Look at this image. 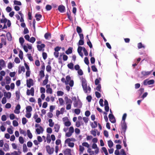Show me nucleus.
<instances>
[{
    "mask_svg": "<svg viewBox=\"0 0 155 155\" xmlns=\"http://www.w3.org/2000/svg\"><path fill=\"white\" fill-rule=\"evenodd\" d=\"M82 85V86L83 91L84 93H87V91L88 92H90L91 91V88L89 86L87 87V81L85 78L82 77L81 78Z\"/></svg>",
    "mask_w": 155,
    "mask_h": 155,
    "instance_id": "obj_1",
    "label": "nucleus"
},
{
    "mask_svg": "<svg viewBox=\"0 0 155 155\" xmlns=\"http://www.w3.org/2000/svg\"><path fill=\"white\" fill-rule=\"evenodd\" d=\"M152 70L150 71H142L141 73L138 75L139 77L140 78L144 79L150 75L152 72Z\"/></svg>",
    "mask_w": 155,
    "mask_h": 155,
    "instance_id": "obj_2",
    "label": "nucleus"
},
{
    "mask_svg": "<svg viewBox=\"0 0 155 155\" xmlns=\"http://www.w3.org/2000/svg\"><path fill=\"white\" fill-rule=\"evenodd\" d=\"M74 107L80 108L82 107V104L79 99H78L77 101H74Z\"/></svg>",
    "mask_w": 155,
    "mask_h": 155,
    "instance_id": "obj_3",
    "label": "nucleus"
},
{
    "mask_svg": "<svg viewBox=\"0 0 155 155\" xmlns=\"http://www.w3.org/2000/svg\"><path fill=\"white\" fill-rule=\"evenodd\" d=\"M127 127L126 122H123L121 125V128L123 131L122 133H123V135H125V132L127 129Z\"/></svg>",
    "mask_w": 155,
    "mask_h": 155,
    "instance_id": "obj_4",
    "label": "nucleus"
},
{
    "mask_svg": "<svg viewBox=\"0 0 155 155\" xmlns=\"http://www.w3.org/2000/svg\"><path fill=\"white\" fill-rule=\"evenodd\" d=\"M108 117L111 123H114L116 122L115 118L113 114H109L108 116Z\"/></svg>",
    "mask_w": 155,
    "mask_h": 155,
    "instance_id": "obj_5",
    "label": "nucleus"
},
{
    "mask_svg": "<svg viewBox=\"0 0 155 155\" xmlns=\"http://www.w3.org/2000/svg\"><path fill=\"white\" fill-rule=\"evenodd\" d=\"M27 86L28 87H30L31 86L33 85V80L31 79H29V80H27Z\"/></svg>",
    "mask_w": 155,
    "mask_h": 155,
    "instance_id": "obj_6",
    "label": "nucleus"
},
{
    "mask_svg": "<svg viewBox=\"0 0 155 155\" xmlns=\"http://www.w3.org/2000/svg\"><path fill=\"white\" fill-rule=\"evenodd\" d=\"M34 89L33 87H31L30 90L29 89L27 90L26 94L27 95L31 94L32 96H34Z\"/></svg>",
    "mask_w": 155,
    "mask_h": 155,
    "instance_id": "obj_7",
    "label": "nucleus"
},
{
    "mask_svg": "<svg viewBox=\"0 0 155 155\" xmlns=\"http://www.w3.org/2000/svg\"><path fill=\"white\" fill-rule=\"evenodd\" d=\"M45 47V45L44 44H41V45H37L38 49L39 51H44V48Z\"/></svg>",
    "mask_w": 155,
    "mask_h": 155,
    "instance_id": "obj_8",
    "label": "nucleus"
},
{
    "mask_svg": "<svg viewBox=\"0 0 155 155\" xmlns=\"http://www.w3.org/2000/svg\"><path fill=\"white\" fill-rule=\"evenodd\" d=\"M58 10L60 12L63 13L65 10V7L64 5H61L59 6Z\"/></svg>",
    "mask_w": 155,
    "mask_h": 155,
    "instance_id": "obj_9",
    "label": "nucleus"
},
{
    "mask_svg": "<svg viewBox=\"0 0 155 155\" xmlns=\"http://www.w3.org/2000/svg\"><path fill=\"white\" fill-rule=\"evenodd\" d=\"M39 128L36 129V131L38 134H40L41 133H42L44 131V129L41 126H39Z\"/></svg>",
    "mask_w": 155,
    "mask_h": 155,
    "instance_id": "obj_10",
    "label": "nucleus"
},
{
    "mask_svg": "<svg viewBox=\"0 0 155 155\" xmlns=\"http://www.w3.org/2000/svg\"><path fill=\"white\" fill-rule=\"evenodd\" d=\"M64 100L66 104H72V101L70 99L68 98V97L66 96L64 98Z\"/></svg>",
    "mask_w": 155,
    "mask_h": 155,
    "instance_id": "obj_11",
    "label": "nucleus"
},
{
    "mask_svg": "<svg viewBox=\"0 0 155 155\" xmlns=\"http://www.w3.org/2000/svg\"><path fill=\"white\" fill-rule=\"evenodd\" d=\"M4 93V96L7 98L9 99L11 98V92H5Z\"/></svg>",
    "mask_w": 155,
    "mask_h": 155,
    "instance_id": "obj_12",
    "label": "nucleus"
},
{
    "mask_svg": "<svg viewBox=\"0 0 155 155\" xmlns=\"http://www.w3.org/2000/svg\"><path fill=\"white\" fill-rule=\"evenodd\" d=\"M71 150L69 149H66L64 152V155H71Z\"/></svg>",
    "mask_w": 155,
    "mask_h": 155,
    "instance_id": "obj_13",
    "label": "nucleus"
},
{
    "mask_svg": "<svg viewBox=\"0 0 155 155\" xmlns=\"http://www.w3.org/2000/svg\"><path fill=\"white\" fill-rule=\"evenodd\" d=\"M46 149L48 153L51 154L53 153V152L51 150L50 147L49 146H47L46 147Z\"/></svg>",
    "mask_w": 155,
    "mask_h": 155,
    "instance_id": "obj_14",
    "label": "nucleus"
},
{
    "mask_svg": "<svg viewBox=\"0 0 155 155\" xmlns=\"http://www.w3.org/2000/svg\"><path fill=\"white\" fill-rule=\"evenodd\" d=\"M15 94L16 96V99L17 100H18L20 99V92L19 91H17L15 92Z\"/></svg>",
    "mask_w": 155,
    "mask_h": 155,
    "instance_id": "obj_15",
    "label": "nucleus"
},
{
    "mask_svg": "<svg viewBox=\"0 0 155 155\" xmlns=\"http://www.w3.org/2000/svg\"><path fill=\"white\" fill-rule=\"evenodd\" d=\"M91 125L92 128H95L97 127V122L96 121H94V123H91Z\"/></svg>",
    "mask_w": 155,
    "mask_h": 155,
    "instance_id": "obj_16",
    "label": "nucleus"
},
{
    "mask_svg": "<svg viewBox=\"0 0 155 155\" xmlns=\"http://www.w3.org/2000/svg\"><path fill=\"white\" fill-rule=\"evenodd\" d=\"M72 52V48L71 47H69L68 49L66 51L65 53L67 54H69L71 53Z\"/></svg>",
    "mask_w": 155,
    "mask_h": 155,
    "instance_id": "obj_17",
    "label": "nucleus"
},
{
    "mask_svg": "<svg viewBox=\"0 0 155 155\" xmlns=\"http://www.w3.org/2000/svg\"><path fill=\"white\" fill-rule=\"evenodd\" d=\"M35 17L36 18V20L37 21H39L40 20V18L42 17V15L41 14H36Z\"/></svg>",
    "mask_w": 155,
    "mask_h": 155,
    "instance_id": "obj_18",
    "label": "nucleus"
},
{
    "mask_svg": "<svg viewBox=\"0 0 155 155\" xmlns=\"http://www.w3.org/2000/svg\"><path fill=\"white\" fill-rule=\"evenodd\" d=\"M32 107L30 106H27L26 107V112H30L32 110Z\"/></svg>",
    "mask_w": 155,
    "mask_h": 155,
    "instance_id": "obj_19",
    "label": "nucleus"
},
{
    "mask_svg": "<svg viewBox=\"0 0 155 155\" xmlns=\"http://www.w3.org/2000/svg\"><path fill=\"white\" fill-rule=\"evenodd\" d=\"M137 47L138 49H141L142 48H145V46L143 45L141 42L138 43Z\"/></svg>",
    "mask_w": 155,
    "mask_h": 155,
    "instance_id": "obj_20",
    "label": "nucleus"
},
{
    "mask_svg": "<svg viewBox=\"0 0 155 155\" xmlns=\"http://www.w3.org/2000/svg\"><path fill=\"white\" fill-rule=\"evenodd\" d=\"M0 65L3 68L5 67V64L3 60L1 59L0 60Z\"/></svg>",
    "mask_w": 155,
    "mask_h": 155,
    "instance_id": "obj_21",
    "label": "nucleus"
},
{
    "mask_svg": "<svg viewBox=\"0 0 155 155\" xmlns=\"http://www.w3.org/2000/svg\"><path fill=\"white\" fill-rule=\"evenodd\" d=\"M60 128V126L58 124H55L54 125V128L55 129V131L57 132H58L59 131Z\"/></svg>",
    "mask_w": 155,
    "mask_h": 155,
    "instance_id": "obj_22",
    "label": "nucleus"
},
{
    "mask_svg": "<svg viewBox=\"0 0 155 155\" xmlns=\"http://www.w3.org/2000/svg\"><path fill=\"white\" fill-rule=\"evenodd\" d=\"M27 135L30 139H31L32 137V135L29 130H27Z\"/></svg>",
    "mask_w": 155,
    "mask_h": 155,
    "instance_id": "obj_23",
    "label": "nucleus"
},
{
    "mask_svg": "<svg viewBox=\"0 0 155 155\" xmlns=\"http://www.w3.org/2000/svg\"><path fill=\"white\" fill-rule=\"evenodd\" d=\"M19 41L21 46H22L25 40L23 37H20L19 38Z\"/></svg>",
    "mask_w": 155,
    "mask_h": 155,
    "instance_id": "obj_24",
    "label": "nucleus"
},
{
    "mask_svg": "<svg viewBox=\"0 0 155 155\" xmlns=\"http://www.w3.org/2000/svg\"><path fill=\"white\" fill-rule=\"evenodd\" d=\"M4 147H5V148L4 149V150L5 151H7L9 149V146L8 144L7 143H5L4 145Z\"/></svg>",
    "mask_w": 155,
    "mask_h": 155,
    "instance_id": "obj_25",
    "label": "nucleus"
},
{
    "mask_svg": "<svg viewBox=\"0 0 155 155\" xmlns=\"http://www.w3.org/2000/svg\"><path fill=\"white\" fill-rule=\"evenodd\" d=\"M67 66L68 68H70V69L71 70H73L74 69V64L72 63L71 62L70 63L68 64Z\"/></svg>",
    "mask_w": 155,
    "mask_h": 155,
    "instance_id": "obj_26",
    "label": "nucleus"
},
{
    "mask_svg": "<svg viewBox=\"0 0 155 155\" xmlns=\"http://www.w3.org/2000/svg\"><path fill=\"white\" fill-rule=\"evenodd\" d=\"M77 31L78 34H81L82 32V30L81 27L78 26L77 27Z\"/></svg>",
    "mask_w": 155,
    "mask_h": 155,
    "instance_id": "obj_27",
    "label": "nucleus"
},
{
    "mask_svg": "<svg viewBox=\"0 0 155 155\" xmlns=\"http://www.w3.org/2000/svg\"><path fill=\"white\" fill-rule=\"evenodd\" d=\"M80 154H81L84 150V147L81 145L79 146Z\"/></svg>",
    "mask_w": 155,
    "mask_h": 155,
    "instance_id": "obj_28",
    "label": "nucleus"
},
{
    "mask_svg": "<svg viewBox=\"0 0 155 155\" xmlns=\"http://www.w3.org/2000/svg\"><path fill=\"white\" fill-rule=\"evenodd\" d=\"M23 151L24 152H26L28 151V148L25 144H24L23 145Z\"/></svg>",
    "mask_w": 155,
    "mask_h": 155,
    "instance_id": "obj_29",
    "label": "nucleus"
},
{
    "mask_svg": "<svg viewBox=\"0 0 155 155\" xmlns=\"http://www.w3.org/2000/svg\"><path fill=\"white\" fill-rule=\"evenodd\" d=\"M44 37L45 39H48L49 37L51 38V35L50 33H47L45 34Z\"/></svg>",
    "mask_w": 155,
    "mask_h": 155,
    "instance_id": "obj_30",
    "label": "nucleus"
},
{
    "mask_svg": "<svg viewBox=\"0 0 155 155\" xmlns=\"http://www.w3.org/2000/svg\"><path fill=\"white\" fill-rule=\"evenodd\" d=\"M39 74L41 77V78H42L45 76V74L44 73V71L43 70H41L40 71Z\"/></svg>",
    "mask_w": 155,
    "mask_h": 155,
    "instance_id": "obj_31",
    "label": "nucleus"
},
{
    "mask_svg": "<svg viewBox=\"0 0 155 155\" xmlns=\"http://www.w3.org/2000/svg\"><path fill=\"white\" fill-rule=\"evenodd\" d=\"M108 144L110 148H111L113 145V143L111 140H109L108 141Z\"/></svg>",
    "mask_w": 155,
    "mask_h": 155,
    "instance_id": "obj_32",
    "label": "nucleus"
},
{
    "mask_svg": "<svg viewBox=\"0 0 155 155\" xmlns=\"http://www.w3.org/2000/svg\"><path fill=\"white\" fill-rule=\"evenodd\" d=\"M6 84H9L10 83L11 78L9 76H6L5 78Z\"/></svg>",
    "mask_w": 155,
    "mask_h": 155,
    "instance_id": "obj_33",
    "label": "nucleus"
},
{
    "mask_svg": "<svg viewBox=\"0 0 155 155\" xmlns=\"http://www.w3.org/2000/svg\"><path fill=\"white\" fill-rule=\"evenodd\" d=\"M20 131L21 134H23L24 136H26V135L27 134L26 131L23 130L21 129H20Z\"/></svg>",
    "mask_w": 155,
    "mask_h": 155,
    "instance_id": "obj_34",
    "label": "nucleus"
},
{
    "mask_svg": "<svg viewBox=\"0 0 155 155\" xmlns=\"http://www.w3.org/2000/svg\"><path fill=\"white\" fill-rule=\"evenodd\" d=\"M8 39V40L10 41L12 39V37L11 34L9 32L7 34Z\"/></svg>",
    "mask_w": 155,
    "mask_h": 155,
    "instance_id": "obj_35",
    "label": "nucleus"
},
{
    "mask_svg": "<svg viewBox=\"0 0 155 155\" xmlns=\"http://www.w3.org/2000/svg\"><path fill=\"white\" fill-rule=\"evenodd\" d=\"M23 53L22 51L20 50L19 53V57L21 59H22L23 58Z\"/></svg>",
    "mask_w": 155,
    "mask_h": 155,
    "instance_id": "obj_36",
    "label": "nucleus"
},
{
    "mask_svg": "<svg viewBox=\"0 0 155 155\" xmlns=\"http://www.w3.org/2000/svg\"><path fill=\"white\" fill-rule=\"evenodd\" d=\"M28 120L25 117H23L22 119V124L23 125L25 124L27 122Z\"/></svg>",
    "mask_w": 155,
    "mask_h": 155,
    "instance_id": "obj_37",
    "label": "nucleus"
},
{
    "mask_svg": "<svg viewBox=\"0 0 155 155\" xmlns=\"http://www.w3.org/2000/svg\"><path fill=\"white\" fill-rule=\"evenodd\" d=\"M144 91V89L143 88H141L138 91V93L139 94L140 96L142 93Z\"/></svg>",
    "mask_w": 155,
    "mask_h": 155,
    "instance_id": "obj_38",
    "label": "nucleus"
},
{
    "mask_svg": "<svg viewBox=\"0 0 155 155\" xmlns=\"http://www.w3.org/2000/svg\"><path fill=\"white\" fill-rule=\"evenodd\" d=\"M35 40H36V39H35V38L32 37H31L29 39V41H29L31 43H33L35 41Z\"/></svg>",
    "mask_w": 155,
    "mask_h": 155,
    "instance_id": "obj_39",
    "label": "nucleus"
},
{
    "mask_svg": "<svg viewBox=\"0 0 155 155\" xmlns=\"http://www.w3.org/2000/svg\"><path fill=\"white\" fill-rule=\"evenodd\" d=\"M51 66L49 65H47L46 67V70L48 72H50L51 71Z\"/></svg>",
    "mask_w": 155,
    "mask_h": 155,
    "instance_id": "obj_40",
    "label": "nucleus"
},
{
    "mask_svg": "<svg viewBox=\"0 0 155 155\" xmlns=\"http://www.w3.org/2000/svg\"><path fill=\"white\" fill-rule=\"evenodd\" d=\"M87 45L89 46V47L90 48H92V45L89 39H88V40L87 41Z\"/></svg>",
    "mask_w": 155,
    "mask_h": 155,
    "instance_id": "obj_41",
    "label": "nucleus"
},
{
    "mask_svg": "<svg viewBox=\"0 0 155 155\" xmlns=\"http://www.w3.org/2000/svg\"><path fill=\"white\" fill-rule=\"evenodd\" d=\"M127 116V114L126 113H124L122 117V120L123 121V122H126L125 120L126 119Z\"/></svg>",
    "mask_w": 155,
    "mask_h": 155,
    "instance_id": "obj_42",
    "label": "nucleus"
},
{
    "mask_svg": "<svg viewBox=\"0 0 155 155\" xmlns=\"http://www.w3.org/2000/svg\"><path fill=\"white\" fill-rule=\"evenodd\" d=\"M64 94V92L61 91H58L57 92V95L58 96H62Z\"/></svg>",
    "mask_w": 155,
    "mask_h": 155,
    "instance_id": "obj_43",
    "label": "nucleus"
},
{
    "mask_svg": "<svg viewBox=\"0 0 155 155\" xmlns=\"http://www.w3.org/2000/svg\"><path fill=\"white\" fill-rule=\"evenodd\" d=\"M74 112L77 115H78L81 112V110L79 109H75L74 110Z\"/></svg>",
    "mask_w": 155,
    "mask_h": 155,
    "instance_id": "obj_44",
    "label": "nucleus"
},
{
    "mask_svg": "<svg viewBox=\"0 0 155 155\" xmlns=\"http://www.w3.org/2000/svg\"><path fill=\"white\" fill-rule=\"evenodd\" d=\"M19 142L21 144H23L24 143V140L22 137H19Z\"/></svg>",
    "mask_w": 155,
    "mask_h": 155,
    "instance_id": "obj_45",
    "label": "nucleus"
},
{
    "mask_svg": "<svg viewBox=\"0 0 155 155\" xmlns=\"http://www.w3.org/2000/svg\"><path fill=\"white\" fill-rule=\"evenodd\" d=\"M45 8L47 11H49L52 8V7L51 5H47L46 6Z\"/></svg>",
    "mask_w": 155,
    "mask_h": 155,
    "instance_id": "obj_46",
    "label": "nucleus"
},
{
    "mask_svg": "<svg viewBox=\"0 0 155 155\" xmlns=\"http://www.w3.org/2000/svg\"><path fill=\"white\" fill-rule=\"evenodd\" d=\"M14 4L15 5H21V3L20 1L16 0H14Z\"/></svg>",
    "mask_w": 155,
    "mask_h": 155,
    "instance_id": "obj_47",
    "label": "nucleus"
},
{
    "mask_svg": "<svg viewBox=\"0 0 155 155\" xmlns=\"http://www.w3.org/2000/svg\"><path fill=\"white\" fill-rule=\"evenodd\" d=\"M69 132L71 133V134H73L74 132V128L73 127L71 126L70 127L69 130Z\"/></svg>",
    "mask_w": 155,
    "mask_h": 155,
    "instance_id": "obj_48",
    "label": "nucleus"
},
{
    "mask_svg": "<svg viewBox=\"0 0 155 155\" xmlns=\"http://www.w3.org/2000/svg\"><path fill=\"white\" fill-rule=\"evenodd\" d=\"M13 125L14 127H17L18 125V123L16 120H14L13 121Z\"/></svg>",
    "mask_w": 155,
    "mask_h": 155,
    "instance_id": "obj_49",
    "label": "nucleus"
},
{
    "mask_svg": "<svg viewBox=\"0 0 155 155\" xmlns=\"http://www.w3.org/2000/svg\"><path fill=\"white\" fill-rule=\"evenodd\" d=\"M46 92L47 93L51 94L52 93V89L50 87L48 88L46 90Z\"/></svg>",
    "mask_w": 155,
    "mask_h": 155,
    "instance_id": "obj_50",
    "label": "nucleus"
},
{
    "mask_svg": "<svg viewBox=\"0 0 155 155\" xmlns=\"http://www.w3.org/2000/svg\"><path fill=\"white\" fill-rule=\"evenodd\" d=\"M84 44V39H80L78 42V45H83Z\"/></svg>",
    "mask_w": 155,
    "mask_h": 155,
    "instance_id": "obj_51",
    "label": "nucleus"
},
{
    "mask_svg": "<svg viewBox=\"0 0 155 155\" xmlns=\"http://www.w3.org/2000/svg\"><path fill=\"white\" fill-rule=\"evenodd\" d=\"M124 138L123 140V143H124V147H127V144H126V139L125 135L124 136Z\"/></svg>",
    "mask_w": 155,
    "mask_h": 155,
    "instance_id": "obj_52",
    "label": "nucleus"
},
{
    "mask_svg": "<svg viewBox=\"0 0 155 155\" xmlns=\"http://www.w3.org/2000/svg\"><path fill=\"white\" fill-rule=\"evenodd\" d=\"M154 82V81L153 80H151L148 81L147 83H148V85H151L153 84Z\"/></svg>",
    "mask_w": 155,
    "mask_h": 155,
    "instance_id": "obj_53",
    "label": "nucleus"
},
{
    "mask_svg": "<svg viewBox=\"0 0 155 155\" xmlns=\"http://www.w3.org/2000/svg\"><path fill=\"white\" fill-rule=\"evenodd\" d=\"M83 51L84 53V54L85 56H88V53L85 48H83Z\"/></svg>",
    "mask_w": 155,
    "mask_h": 155,
    "instance_id": "obj_54",
    "label": "nucleus"
},
{
    "mask_svg": "<svg viewBox=\"0 0 155 155\" xmlns=\"http://www.w3.org/2000/svg\"><path fill=\"white\" fill-rule=\"evenodd\" d=\"M102 150H103L104 152V153L106 155H108V153L107 151V150L106 148L105 147H103L102 148Z\"/></svg>",
    "mask_w": 155,
    "mask_h": 155,
    "instance_id": "obj_55",
    "label": "nucleus"
},
{
    "mask_svg": "<svg viewBox=\"0 0 155 155\" xmlns=\"http://www.w3.org/2000/svg\"><path fill=\"white\" fill-rule=\"evenodd\" d=\"M95 94L97 98H99L101 97V94L99 92L97 91H96L95 92Z\"/></svg>",
    "mask_w": 155,
    "mask_h": 155,
    "instance_id": "obj_56",
    "label": "nucleus"
},
{
    "mask_svg": "<svg viewBox=\"0 0 155 155\" xmlns=\"http://www.w3.org/2000/svg\"><path fill=\"white\" fill-rule=\"evenodd\" d=\"M7 20H8L6 18H5L4 19H1L0 20V22L2 23H4L5 24L7 22Z\"/></svg>",
    "mask_w": 155,
    "mask_h": 155,
    "instance_id": "obj_57",
    "label": "nucleus"
},
{
    "mask_svg": "<svg viewBox=\"0 0 155 155\" xmlns=\"http://www.w3.org/2000/svg\"><path fill=\"white\" fill-rule=\"evenodd\" d=\"M91 68H92V70L94 72L97 71V70L95 65H92L91 66Z\"/></svg>",
    "mask_w": 155,
    "mask_h": 155,
    "instance_id": "obj_58",
    "label": "nucleus"
},
{
    "mask_svg": "<svg viewBox=\"0 0 155 155\" xmlns=\"http://www.w3.org/2000/svg\"><path fill=\"white\" fill-rule=\"evenodd\" d=\"M71 125V123L70 121H67L64 123V125L67 127H69Z\"/></svg>",
    "mask_w": 155,
    "mask_h": 155,
    "instance_id": "obj_59",
    "label": "nucleus"
},
{
    "mask_svg": "<svg viewBox=\"0 0 155 155\" xmlns=\"http://www.w3.org/2000/svg\"><path fill=\"white\" fill-rule=\"evenodd\" d=\"M84 61L85 63L87 65H88L89 64V61L88 58L87 57H86L84 59Z\"/></svg>",
    "mask_w": 155,
    "mask_h": 155,
    "instance_id": "obj_60",
    "label": "nucleus"
},
{
    "mask_svg": "<svg viewBox=\"0 0 155 155\" xmlns=\"http://www.w3.org/2000/svg\"><path fill=\"white\" fill-rule=\"evenodd\" d=\"M82 145L83 146L86 147L87 148H89V145L87 142H84L82 143Z\"/></svg>",
    "mask_w": 155,
    "mask_h": 155,
    "instance_id": "obj_61",
    "label": "nucleus"
},
{
    "mask_svg": "<svg viewBox=\"0 0 155 155\" xmlns=\"http://www.w3.org/2000/svg\"><path fill=\"white\" fill-rule=\"evenodd\" d=\"M14 61L16 63L18 64L20 62V61L19 59L18 58L16 57Z\"/></svg>",
    "mask_w": 155,
    "mask_h": 155,
    "instance_id": "obj_62",
    "label": "nucleus"
},
{
    "mask_svg": "<svg viewBox=\"0 0 155 155\" xmlns=\"http://www.w3.org/2000/svg\"><path fill=\"white\" fill-rule=\"evenodd\" d=\"M101 85L100 84H99L98 85V86L96 87V90L99 91H101Z\"/></svg>",
    "mask_w": 155,
    "mask_h": 155,
    "instance_id": "obj_63",
    "label": "nucleus"
},
{
    "mask_svg": "<svg viewBox=\"0 0 155 155\" xmlns=\"http://www.w3.org/2000/svg\"><path fill=\"white\" fill-rule=\"evenodd\" d=\"M47 132L48 133L51 134L52 132V129L50 127H48L47 129Z\"/></svg>",
    "mask_w": 155,
    "mask_h": 155,
    "instance_id": "obj_64",
    "label": "nucleus"
}]
</instances>
